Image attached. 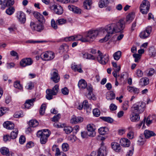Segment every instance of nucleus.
Returning a JSON list of instances; mask_svg holds the SVG:
<instances>
[{"instance_id":"1","label":"nucleus","mask_w":156,"mask_h":156,"mask_svg":"<svg viewBox=\"0 0 156 156\" xmlns=\"http://www.w3.org/2000/svg\"><path fill=\"white\" fill-rule=\"evenodd\" d=\"M125 27V23L123 19H121L115 23L109 24L105 27V30L108 34L103 39L100 40L101 42H106L111 37L110 34L120 32Z\"/></svg>"},{"instance_id":"2","label":"nucleus","mask_w":156,"mask_h":156,"mask_svg":"<svg viewBox=\"0 0 156 156\" xmlns=\"http://www.w3.org/2000/svg\"><path fill=\"white\" fill-rule=\"evenodd\" d=\"M78 86L81 89H83L87 88V90L89 92L87 95V98L90 99L96 100L95 97L92 94L93 89L91 85L87 86L86 82L84 80L81 79L79 82Z\"/></svg>"},{"instance_id":"3","label":"nucleus","mask_w":156,"mask_h":156,"mask_svg":"<svg viewBox=\"0 0 156 156\" xmlns=\"http://www.w3.org/2000/svg\"><path fill=\"white\" fill-rule=\"evenodd\" d=\"M51 134L50 131L48 129H44L39 130L37 133V136L40 138V142L44 144L47 141L48 138Z\"/></svg>"},{"instance_id":"4","label":"nucleus","mask_w":156,"mask_h":156,"mask_svg":"<svg viewBox=\"0 0 156 156\" xmlns=\"http://www.w3.org/2000/svg\"><path fill=\"white\" fill-rule=\"evenodd\" d=\"M144 136L142 134L140 136L138 142L140 145H143L144 144L146 141V139H148L151 137L154 136L156 134L153 131L146 129L144 131Z\"/></svg>"},{"instance_id":"5","label":"nucleus","mask_w":156,"mask_h":156,"mask_svg":"<svg viewBox=\"0 0 156 156\" xmlns=\"http://www.w3.org/2000/svg\"><path fill=\"white\" fill-rule=\"evenodd\" d=\"M145 103L143 102H139L135 104L131 108V112L133 113L141 114L144 111Z\"/></svg>"},{"instance_id":"6","label":"nucleus","mask_w":156,"mask_h":156,"mask_svg":"<svg viewBox=\"0 0 156 156\" xmlns=\"http://www.w3.org/2000/svg\"><path fill=\"white\" fill-rule=\"evenodd\" d=\"M98 30H91L89 31L83 40L84 42H92L95 40L99 34Z\"/></svg>"},{"instance_id":"7","label":"nucleus","mask_w":156,"mask_h":156,"mask_svg":"<svg viewBox=\"0 0 156 156\" xmlns=\"http://www.w3.org/2000/svg\"><path fill=\"white\" fill-rule=\"evenodd\" d=\"M59 90V86L58 84L55 85L52 89H48L46 90L47 95L46 98L48 100L52 99L53 95H56L58 93Z\"/></svg>"},{"instance_id":"8","label":"nucleus","mask_w":156,"mask_h":156,"mask_svg":"<svg viewBox=\"0 0 156 156\" xmlns=\"http://www.w3.org/2000/svg\"><path fill=\"white\" fill-rule=\"evenodd\" d=\"M59 90V86L58 84L55 85L52 89H48L46 90L47 95L46 98L48 100L52 99L53 95H56L58 93Z\"/></svg>"},{"instance_id":"9","label":"nucleus","mask_w":156,"mask_h":156,"mask_svg":"<svg viewBox=\"0 0 156 156\" xmlns=\"http://www.w3.org/2000/svg\"><path fill=\"white\" fill-rule=\"evenodd\" d=\"M150 6V3L148 0L143 1L140 7V12L143 14H147L149 11Z\"/></svg>"},{"instance_id":"10","label":"nucleus","mask_w":156,"mask_h":156,"mask_svg":"<svg viewBox=\"0 0 156 156\" xmlns=\"http://www.w3.org/2000/svg\"><path fill=\"white\" fill-rule=\"evenodd\" d=\"M98 52L99 55L97 57V59L98 62L101 64H106L109 60L108 55L107 54L103 55L99 50L98 51Z\"/></svg>"},{"instance_id":"11","label":"nucleus","mask_w":156,"mask_h":156,"mask_svg":"<svg viewBox=\"0 0 156 156\" xmlns=\"http://www.w3.org/2000/svg\"><path fill=\"white\" fill-rule=\"evenodd\" d=\"M106 147L102 145L99 148L97 153L93 151L90 155H86L85 156H105L107 154Z\"/></svg>"},{"instance_id":"12","label":"nucleus","mask_w":156,"mask_h":156,"mask_svg":"<svg viewBox=\"0 0 156 156\" xmlns=\"http://www.w3.org/2000/svg\"><path fill=\"white\" fill-rule=\"evenodd\" d=\"M49 8L51 10H54L57 14L61 15L63 12V9L61 5L57 6L54 3H50Z\"/></svg>"},{"instance_id":"13","label":"nucleus","mask_w":156,"mask_h":156,"mask_svg":"<svg viewBox=\"0 0 156 156\" xmlns=\"http://www.w3.org/2000/svg\"><path fill=\"white\" fill-rule=\"evenodd\" d=\"M58 73V71L55 69H52L51 71V79L55 83H58L60 80V76Z\"/></svg>"},{"instance_id":"14","label":"nucleus","mask_w":156,"mask_h":156,"mask_svg":"<svg viewBox=\"0 0 156 156\" xmlns=\"http://www.w3.org/2000/svg\"><path fill=\"white\" fill-rule=\"evenodd\" d=\"M30 26L32 30L38 32H41L44 28V27L42 24H36L33 22H31Z\"/></svg>"},{"instance_id":"15","label":"nucleus","mask_w":156,"mask_h":156,"mask_svg":"<svg viewBox=\"0 0 156 156\" xmlns=\"http://www.w3.org/2000/svg\"><path fill=\"white\" fill-rule=\"evenodd\" d=\"M41 58L44 60L49 61L55 57L54 53L49 51L44 53L41 55Z\"/></svg>"},{"instance_id":"16","label":"nucleus","mask_w":156,"mask_h":156,"mask_svg":"<svg viewBox=\"0 0 156 156\" xmlns=\"http://www.w3.org/2000/svg\"><path fill=\"white\" fill-rule=\"evenodd\" d=\"M151 27H147L145 30L142 31L140 33L139 35L140 37L142 39H145L148 37L151 32Z\"/></svg>"},{"instance_id":"17","label":"nucleus","mask_w":156,"mask_h":156,"mask_svg":"<svg viewBox=\"0 0 156 156\" xmlns=\"http://www.w3.org/2000/svg\"><path fill=\"white\" fill-rule=\"evenodd\" d=\"M33 63L32 59L30 58H26L21 60L20 62L21 66L25 67L31 65Z\"/></svg>"},{"instance_id":"18","label":"nucleus","mask_w":156,"mask_h":156,"mask_svg":"<svg viewBox=\"0 0 156 156\" xmlns=\"http://www.w3.org/2000/svg\"><path fill=\"white\" fill-rule=\"evenodd\" d=\"M83 121V118L80 117H76L73 115L70 119V123L72 124H76L82 122Z\"/></svg>"},{"instance_id":"19","label":"nucleus","mask_w":156,"mask_h":156,"mask_svg":"<svg viewBox=\"0 0 156 156\" xmlns=\"http://www.w3.org/2000/svg\"><path fill=\"white\" fill-rule=\"evenodd\" d=\"M17 17L19 21L22 23H24L26 20V16L24 13L22 11L17 13Z\"/></svg>"},{"instance_id":"20","label":"nucleus","mask_w":156,"mask_h":156,"mask_svg":"<svg viewBox=\"0 0 156 156\" xmlns=\"http://www.w3.org/2000/svg\"><path fill=\"white\" fill-rule=\"evenodd\" d=\"M34 16L38 21L41 23H44L45 20L43 16L39 12H35L34 13Z\"/></svg>"},{"instance_id":"21","label":"nucleus","mask_w":156,"mask_h":156,"mask_svg":"<svg viewBox=\"0 0 156 156\" xmlns=\"http://www.w3.org/2000/svg\"><path fill=\"white\" fill-rule=\"evenodd\" d=\"M36 99V98H34L26 100L24 104V106L26 108H29L31 106L34 105L33 103L35 101Z\"/></svg>"},{"instance_id":"22","label":"nucleus","mask_w":156,"mask_h":156,"mask_svg":"<svg viewBox=\"0 0 156 156\" xmlns=\"http://www.w3.org/2000/svg\"><path fill=\"white\" fill-rule=\"evenodd\" d=\"M120 143L121 146L125 147H129L130 144L129 140L127 138H122L120 140Z\"/></svg>"},{"instance_id":"23","label":"nucleus","mask_w":156,"mask_h":156,"mask_svg":"<svg viewBox=\"0 0 156 156\" xmlns=\"http://www.w3.org/2000/svg\"><path fill=\"white\" fill-rule=\"evenodd\" d=\"M139 114L136 113H133L131 112V114L130 115L131 120L133 122H136L139 121L140 119Z\"/></svg>"},{"instance_id":"24","label":"nucleus","mask_w":156,"mask_h":156,"mask_svg":"<svg viewBox=\"0 0 156 156\" xmlns=\"http://www.w3.org/2000/svg\"><path fill=\"white\" fill-rule=\"evenodd\" d=\"M135 17L134 13L132 12L129 13L127 16L126 18V23L129 24L133 20Z\"/></svg>"},{"instance_id":"25","label":"nucleus","mask_w":156,"mask_h":156,"mask_svg":"<svg viewBox=\"0 0 156 156\" xmlns=\"http://www.w3.org/2000/svg\"><path fill=\"white\" fill-rule=\"evenodd\" d=\"M4 127L8 129H11L14 127V124L12 122L7 121L4 122L3 124Z\"/></svg>"},{"instance_id":"26","label":"nucleus","mask_w":156,"mask_h":156,"mask_svg":"<svg viewBox=\"0 0 156 156\" xmlns=\"http://www.w3.org/2000/svg\"><path fill=\"white\" fill-rule=\"evenodd\" d=\"M112 148L116 152L120 151L121 149V147L120 145L116 142H113L111 144Z\"/></svg>"},{"instance_id":"27","label":"nucleus","mask_w":156,"mask_h":156,"mask_svg":"<svg viewBox=\"0 0 156 156\" xmlns=\"http://www.w3.org/2000/svg\"><path fill=\"white\" fill-rule=\"evenodd\" d=\"M80 55L84 58L87 59L94 60L95 57L90 54L85 52L81 53Z\"/></svg>"},{"instance_id":"28","label":"nucleus","mask_w":156,"mask_h":156,"mask_svg":"<svg viewBox=\"0 0 156 156\" xmlns=\"http://www.w3.org/2000/svg\"><path fill=\"white\" fill-rule=\"evenodd\" d=\"M149 83V80L147 77H143L140 80L139 84L142 86H145L148 84Z\"/></svg>"},{"instance_id":"29","label":"nucleus","mask_w":156,"mask_h":156,"mask_svg":"<svg viewBox=\"0 0 156 156\" xmlns=\"http://www.w3.org/2000/svg\"><path fill=\"white\" fill-rule=\"evenodd\" d=\"M155 72V70L154 69L150 68L145 70L144 73L146 76L149 77L152 76L154 74Z\"/></svg>"},{"instance_id":"30","label":"nucleus","mask_w":156,"mask_h":156,"mask_svg":"<svg viewBox=\"0 0 156 156\" xmlns=\"http://www.w3.org/2000/svg\"><path fill=\"white\" fill-rule=\"evenodd\" d=\"M92 4L91 0H86L83 2L84 8L87 9H89L90 8Z\"/></svg>"},{"instance_id":"31","label":"nucleus","mask_w":156,"mask_h":156,"mask_svg":"<svg viewBox=\"0 0 156 156\" xmlns=\"http://www.w3.org/2000/svg\"><path fill=\"white\" fill-rule=\"evenodd\" d=\"M0 152L2 154L6 156H10V153L8 148L5 147H2L0 149Z\"/></svg>"},{"instance_id":"32","label":"nucleus","mask_w":156,"mask_h":156,"mask_svg":"<svg viewBox=\"0 0 156 156\" xmlns=\"http://www.w3.org/2000/svg\"><path fill=\"white\" fill-rule=\"evenodd\" d=\"M127 89L129 91L133 92L135 94H138L140 92L139 89L133 87H128Z\"/></svg>"},{"instance_id":"33","label":"nucleus","mask_w":156,"mask_h":156,"mask_svg":"<svg viewBox=\"0 0 156 156\" xmlns=\"http://www.w3.org/2000/svg\"><path fill=\"white\" fill-rule=\"evenodd\" d=\"M109 3L108 0H101L99 2V6L101 8H102L106 6Z\"/></svg>"},{"instance_id":"34","label":"nucleus","mask_w":156,"mask_h":156,"mask_svg":"<svg viewBox=\"0 0 156 156\" xmlns=\"http://www.w3.org/2000/svg\"><path fill=\"white\" fill-rule=\"evenodd\" d=\"M108 129L107 127H104L100 128L98 129V132L101 135H105L107 133Z\"/></svg>"},{"instance_id":"35","label":"nucleus","mask_w":156,"mask_h":156,"mask_svg":"<svg viewBox=\"0 0 156 156\" xmlns=\"http://www.w3.org/2000/svg\"><path fill=\"white\" fill-rule=\"evenodd\" d=\"M83 108L86 110L87 112H90L91 110V108L88 105V102L87 100H85L82 103Z\"/></svg>"},{"instance_id":"36","label":"nucleus","mask_w":156,"mask_h":156,"mask_svg":"<svg viewBox=\"0 0 156 156\" xmlns=\"http://www.w3.org/2000/svg\"><path fill=\"white\" fill-rule=\"evenodd\" d=\"M18 132L17 129H14V130L12 131L10 135V138L12 139H16L18 135Z\"/></svg>"},{"instance_id":"37","label":"nucleus","mask_w":156,"mask_h":156,"mask_svg":"<svg viewBox=\"0 0 156 156\" xmlns=\"http://www.w3.org/2000/svg\"><path fill=\"white\" fill-rule=\"evenodd\" d=\"M71 68L75 71H77L80 73H82L83 72L81 66L80 65H74L72 66Z\"/></svg>"},{"instance_id":"38","label":"nucleus","mask_w":156,"mask_h":156,"mask_svg":"<svg viewBox=\"0 0 156 156\" xmlns=\"http://www.w3.org/2000/svg\"><path fill=\"white\" fill-rule=\"evenodd\" d=\"M38 122L35 119H32L30 120L29 123L30 126L33 127L37 126L38 125Z\"/></svg>"},{"instance_id":"39","label":"nucleus","mask_w":156,"mask_h":156,"mask_svg":"<svg viewBox=\"0 0 156 156\" xmlns=\"http://www.w3.org/2000/svg\"><path fill=\"white\" fill-rule=\"evenodd\" d=\"M115 98V93L112 91L109 92L106 96V98L108 100H111Z\"/></svg>"},{"instance_id":"40","label":"nucleus","mask_w":156,"mask_h":156,"mask_svg":"<svg viewBox=\"0 0 156 156\" xmlns=\"http://www.w3.org/2000/svg\"><path fill=\"white\" fill-rule=\"evenodd\" d=\"M121 56V52L120 51H118L115 53L113 55V57L115 60H119Z\"/></svg>"},{"instance_id":"41","label":"nucleus","mask_w":156,"mask_h":156,"mask_svg":"<svg viewBox=\"0 0 156 156\" xmlns=\"http://www.w3.org/2000/svg\"><path fill=\"white\" fill-rule=\"evenodd\" d=\"M128 129L129 131L127 134V137L129 139H132L133 137V133L132 130V128L129 127H128Z\"/></svg>"},{"instance_id":"42","label":"nucleus","mask_w":156,"mask_h":156,"mask_svg":"<svg viewBox=\"0 0 156 156\" xmlns=\"http://www.w3.org/2000/svg\"><path fill=\"white\" fill-rule=\"evenodd\" d=\"M46 105L45 104H42L41 105L40 110L39 111V113L40 114L42 115H44L45 113V109L46 108Z\"/></svg>"},{"instance_id":"43","label":"nucleus","mask_w":156,"mask_h":156,"mask_svg":"<svg viewBox=\"0 0 156 156\" xmlns=\"http://www.w3.org/2000/svg\"><path fill=\"white\" fill-rule=\"evenodd\" d=\"M63 129L66 134H69L73 131V129L71 126H65Z\"/></svg>"},{"instance_id":"44","label":"nucleus","mask_w":156,"mask_h":156,"mask_svg":"<svg viewBox=\"0 0 156 156\" xmlns=\"http://www.w3.org/2000/svg\"><path fill=\"white\" fill-rule=\"evenodd\" d=\"M101 118L103 120L108 123H112L113 122V119L109 117H101Z\"/></svg>"},{"instance_id":"45","label":"nucleus","mask_w":156,"mask_h":156,"mask_svg":"<svg viewBox=\"0 0 156 156\" xmlns=\"http://www.w3.org/2000/svg\"><path fill=\"white\" fill-rule=\"evenodd\" d=\"M14 8L13 7H11L7 9L5 11V12L8 15H11L14 12Z\"/></svg>"},{"instance_id":"46","label":"nucleus","mask_w":156,"mask_h":156,"mask_svg":"<svg viewBox=\"0 0 156 156\" xmlns=\"http://www.w3.org/2000/svg\"><path fill=\"white\" fill-rule=\"evenodd\" d=\"M62 148L63 151H66L69 149V146L67 143H64L62 144Z\"/></svg>"},{"instance_id":"47","label":"nucleus","mask_w":156,"mask_h":156,"mask_svg":"<svg viewBox=\"0 0 156 156\" xmlns=\"http://www.w3.org/2000/svg\"><path fill=\"white\" fill-rule=\"evenodd\" d=\"M14 87L19 90H21L23 88L22 86L20 84V82L19 81H16L14 83Z\"/></svg>"},{"instance_id":"48","label":"nucleus","mask_w":156,"mask_h":156,"mask_svg":"<svg viewBox=\"0 0 156 156\" xmlns=\"http://www.w3.org/2000/svg\"><path fill=\"white\" fill-rule=\"evenodd\" d=\"M56 22L57 25H62L66 23V20L64 19H61L57 20Z\"/></svg>"},{"instance_id":"49","label":"nucleus","mask_w":156,"mask_h":156,"mask_svg":"<svg viewBox=\"0 0 156 156\" xmlns=\"http://www.w3.org/2000/svg\"><path fill=\"white\" fill-rule=\"evenodd\" d=\"M75 40V41H80L82 42H84L83 41L85 39V37H83L80 35H74Z\"/></svg>"},{"instance_id":"50","label":"nucleus","mask_w":156,"mask_h":156,"mask_svg":"<svg viewBox=\"0 0 156 156\" xmlns=\"http://www.w3.org/2000/svg\"><path fill=\"white\" fill-rule=\"evenodd\" d=\"M34 83L31 82H30L26 84L25 87L27 89L31 90L34 88Z\"/></svg>"},{"instance_id":"51","label":"nucleus","mask_w":156,"mask_h":156,"mask_svg":"<svg viewBox=\"0 0 156 156\" xmlns=\"http://www.w3.org/2000/svg\"><path fill=\"white\" fill-rule=\"evenodd\" d=\"M87 130L95 131V126L92 124H89L87 126Z\"/></svg>"},{"instance_id":"52","label":"nucleus","mask_w":156,"mask_h":156,"mask_svg":"<svg viewBox=\"0 0 156 156\" xmlns=\"http://www.w3.org/2000/svg\"><path fill=\"white\" fill-rule=\"evenodd\" d=\"M146 120V118L145 117L142 122H141L140 124H138L136 125L137 127L138 128H140L142 125L143 124L142 128L143 129H145V127L144 126Z\"/></svg>"},{"instance_id":"53","label":"nucleus","mask_w":156,"mask_h":156,"mask_svg":"<svg viewBox=\"0 0 156 156\" xmlns=\"http://www.w3.org/2000/svg\"><path fill=\"white\" fill-rule=\"evenodd\" d=\"M87 134L88 136L93 137L95 136L96 135V132L95 131H93V130H87Z\"/></svg>"},{"instance_id":"54","label":"nucleus","mask_w":156,"mask_h":156,"mask_svg":"<svg viewBox=\"0 0 156 156\" xmlns=\"http://www.w3.org/2000/svg\"><path fill=\"white\" fill-rule=\"evenodd\" d=\"M93 112L94 115L96 117L99 116L100 114L99 110L97 108L93 109Z\"/></svg>"},{"instance_id":"55","label":"nucleus","mask_w":156,"mask_h":156,"mask_svg":"<svg viewBox=\"0 0 156 156\" xmlns=\"http://www.w3.org/2000/svg\"><path fill=\"white\" fill-rule=\"evenodd\" d=\"M60 114H58L57 115H55L52 118H51V120L53 122L58 121L60 118Z\"/></svg>"},{"instance_id":"56","label":"nucleus","mask_w":156,"mask_h":156,"mask_svg":"<svg viewBox=\"0 0 156 156\" xmlns=\"http://www.w3.org/2000/svg\"><path fill=\"white\" fill-rule=\"evenodd\" d=\"M141 55L137 54H134L133 55V57L135 58V62H138V61L140 58Z\"/></svg>"},{"instance_id":"57","label":"nucleus","mask_w":156,"mask_h":156,"mask_svg":"<svg viewBox=\"0 0 156 156\" xmlns=\"http://www.w3.org/2000/svg\"><path fill=\"white\" fill-rule=\"evenodd\" d=\"M74 36H71L65 37L64 40L66 41H75Z\"/></svg>"},{"instance_id":"58","label":"nucleus","mask_w":156,"mask_h":156,"mask_svg":"<svg viewBox=\"0 0 156 156\" xmlns=\"http://www.w3.org/2000/svg\"><path fill=\"white\" fill-rule=\"evenodd\" d=\"M61 92L64 95H67L69 94V90L67 87H65L61 89Z\"/></svg>"},{"instance_id":"59","label":"nucleus","mask_w":156,"mask_h":156,"mask_svg":"<svg viewBox=\"0 0 156 156\" xmlns=\"http://www.w3.org/2000/svg\"><path fill=\"white\" fill-rule=\"evenodd\" d=\"M60 49L61 50H63L64 51L67 52L68 51L69 46L66 44H63L60 47Z\"/></svg>"},{"instance_id":"60","label":"nucleus","mask_w":156,"mask_h":156,"mask_svg":"<svg viewBox=\"0 0 156 156\" xmlns=\"http://www.w3.org/2000/svg\"><path fill=\"white\" fill-rule=\"evenodd\" d=\"M23 116V115L22 112H16L14 115V117L16 118L22 117Z\"/></svg>"},{"instance_id":"61","label":"nucleus","mask_w":156,"mask_h":156,"mask_svg":"<svg viewBox=\"0 0 156 156\" xmlns=\"http://www.w3.org/2000/svg\"><path fill=\"white\" fill-rule=\"evenodd\" d=\"M128 102L126 101L124 102L122 106V109L124 110H126L128 109Z\"/></svg>"},{"instance_id":"62","label":"nucleus","mask_w":156,"mask_h":156,"mask_svg":"<svg viewBox=\"0 0 156 156\" xmlns=\"http://www.w3.org/2000/svg\"><path fill=\"white\" fill-rule=\"evenodd\" d=\"M19 142L21 144H23L25 142L26 138L23 135L21 136L19 138Z\"/></svg>"},{"instance_id":"63","label":"nucleus","mask_w":156,"mask_h":156,"mask_svg":"<svg viewBox=\"0 0 156 156\" xmlns=\"http://www.w3.org/2000/svg\"><path fill=\"white\" fill-rule=\"evenodd\" d=\"M136 26V21L135 20L132 23V26L130 29V31L133 32L135 29V27Z\"/></svg>"},{"instance_id":"64","label":"nucleus","mask_w":156,"mask_h":156,"mask_svg":"<svg viewBox=\"0 0 156 156\" xmlns=\"http://www.w3.org/2000/svg\"><path fill=\"white\" fill-rule=\"evenodd\" d=\"M10 55L13 57H16V58L18 59L19 58V56L17 52L14 51L12 50L10 52Z\"/></svg>"}]
</instances>
